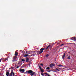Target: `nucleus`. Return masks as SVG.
I'll return each mask as SVG.
<instances>
[{
  "instance_id": "obj_1",
  "label": "nucleus",
  "mask_w": 76,
  "mask_h": 76,
  "mask_svg": "<svg viewBox=\"0 0 76 76\" xmlns=\"http://www.w3.org/2000/svg\"><path fill=\"white\" fill-rule=\"evenodd\" d=\"M27 73L28 74H30V75L31 76H34V75H36L35 72H33L31 70H28L27 71Z\"/></svg>"
},
{
  "instance_id": "obj_2",
  "label": "nucleus",
  "mask_w": 76,
  "mask_h": 76,
  "mask_svg": "<svg viewBox=\"0 0 76 76\" xmlns=\"http://www.w3.org/2000/svg\"><path fill=\"white\" fill-rule=\"evenodd\" d=\"M6 75L7 76H12V75L14 76H15V73L13 72V70H11V73H10H10L9 72H7L6 74Z\"/></svg>"
},
{
  "instance_id": "obj_3",
  "label": "nucleus",
  "mask_w": 76,
  "mask_h": 76,
  "mask_svg": "<svg viewBox=\"0 0 76 76\" xmlns=\"http://www.w3.org/2000/svg\"><path fill=\"white\" fill-rule=\"evenodd\" d=\"M45 50V48H41L40 50V51H39L38 52H37V53L38 55H39V54H41L42 52H43V51Z\"/></svg>"
},
{
  "instance_id": "obj_4",
  "label": "nucleus",
  "mask_w": 76,
  "mask_h": 76,
  "mask_svg": "<svg viewBox=\"0 0 76 76\" xmlns=\"http://www.w3.org/2000/svg\"><path fill=\"white\" fill-rule=\"evenodd\" d=\"M16 58H17V56H14L13 59L12 60V62H14V61H17V59H16Z\"/></svg>"
},
{
  "instance_id": "obj_5",
  "label": "nucleus",
  "mask_w": 76,
  "mask_h": 76,
  "mask_svg": "<svg viewBox=\"0 0 76 76\" xmlns=\"http://www.w3.org/2000/svg\"><path fill=\"white\" fill-rule=\"evenodd\" d=\"M73 41H76V37H73L71 39Z\"/></svg>"
},
{
  "instance_id": "obj_6",
  "label": "nucleus",
  "mask_w": 76,
  "mask_h": 76,
  "mask_svg": "<svg viewBox=\"0 0 76 76\" xmlns=\"http://www.w3.org/2000/svg\"><path fill=\"white\" fill-rule=\"evenodd\" d=\"M55 66V64H51L50 65V67L51 68H52V67H53V66Z\"/></svg>"
},
{
  "instance_id": "obj_7",
  "label": "nucleus",
  "mask_w": 76,
  "mask_h": 76,
  "mask_svg": "<svg viewBox=\"0 0 76 76\" xmlns=\"http://www.w3.org/2000/svg\"><path fill=\"white\" fill-rule=\"evenodd\" d=\"M19 71L20 72H25V69H20L19 70Z\"/></svg>"
},
{
  "instance_id": "obj_8",
  "label": "nucleus",
  "mask_w": 76,
  "mask_h": 76,
  "mask_svg": "<svg viewBox=\"0 0 76 76\" xmlns=\"http://www.w3.org/2000/svg\"><path fill=\"white\" fill-rule=\"evenodd\" d=\"M26 61L27 63L29 62V58L28 57H26Z\"/></svg>"
},
{
  "instance_id": "obj_9",
  "label": "nucleus",
  "mask_w": 76,
  "mask_h": 76,
  "mask_svg": "<svg viewBox=\"0 0 76 76\" xmlns=\"http://www.w3.org/2000/svg\"><path fill=\"white\" fill-rule=\"evenodd\" d=\"M65 54H66V53H64V55H63L62 57L63 59H64V57H65V56H66Z\"/></svg>"
},
{
  "instance_id": "obj_10",
  "label": "nucleus",
  "mask_w": 76,
  "mask_h": 76,
  "mask_svg": "<svg viewBox=\"0 0 76 76\" xmlns=\"http://www.w3.org/2000/svg\"><path fill=\"white\" fill-rule=\"evenodd\" d=\"M44 74H45V75H47L48 76H51V75H49V74H48V73H44Z\"/></svg>"
},
{
  "instance_id": "obj_11",
  "label": "nucleus",
  "mask_w": 76,
  "mask_h": 76,
  "mask_svg": "<svg viewBox=\"0 0 76 76\" xmlns=\"http://www.w3.org/2000/svg\"><path fill=\"white\" fill-rule=\"evenodd\" d=\"M9 57H10V58L11 57H12V54H10L8 56Z\"/></svg>"
},
{
  "instance_id": "obj_12",
  "label": "nucleus",
  "mask_w": 76,
  "mask_h": 76,
  "mask_svg": "<svg viewBox=\"0 0 76 76\" xmlns=\"http://www.w3.org/2000/svg\"><path fill=\"white\" fill-rule=\"evenodd\" d=\"M18 54V52H15V56H17V55Z\"/></svg>"
},
{
  "instance_id": "obj_13",
  "label": "nucleus",
  "mask_w": 76,
  "mask_h": 76,
  "mask_svg": "<svg viewBox=\"0 0 76 76\" xmlns=\"http://www.w3.org/2000/svg\"><path fill=\"white\" fill-rule=\"evenodd\" d=\"M29 56V55L28 54H26V55H25V56H24V57H28V56Z\"/></svg>"
},
{
  "instance_id": "obj_14",
  "label": "nucleus",
  "mask_w": 76,
  "mask_h": 76,
  "mask_svg": "<svg viewBox=\"0 0 76 76\" xmlns=\"http://www.w3.org/2000/svg\"><path fill=\"white\" fill-rule=\"evenodd\" d=\"M57 66L58 67H62V66H63L61 65V64H59V65H58Z\"/></svg>"
},
{
  "instance_id": "obj_15",
  "label": "nucleus",
  "mask_w": 76,
  "mask_h": 76,
  "mask_svg": "<svg viewBox=\"0 0 76 76\" xmlns=\"http://www.w3.org/2000/svg\"><path fill=\"white\" fill-rule=\"evenodd\" d=\"M40 70H41V72H42V73H43V72H44V71L43 69H41Z\"/></svg>"
},
{
  "instance_id": "obj_16",
  "label": "nucleus",
  "mask_w": 76,
  "mask_h": 76,
  "mask_svg": "<svg viewBox=\"0 0 76 76\" xmlns=\"http://www.w3.org/2000/svg\"><path fill=\"white\" fill-rule=\"evenodd\" d=\"M50 47V45H49L46 48V50H48V48H49V47Z\"/></svg>"
},
{
  "instance_id": "obj_17",
  "label": "nucleus",
  "mask_w": 76,
  "mask_h": 76,
  "mask_svg": "<svg viewBox=\"0 0 76 76\" xmlns=\"http://www.w3.org/2000/svg\"><path fill=\"white\" fill-rule=\"evenodd\" d=\"M39 69H40V70L42 69V68L41 67V66H40L39 67Z\"/></svg>"
},
{
  "instance_id": "obj_18",
  "label": "nucleus",
  "mask_w": 76,
  "mask_h": 76,
  "mask_svg": "<svg viewBox=\"0 0 76 76\" xmlns=\"http://www.w3.org/2000/svg\"><path fill=\"white\" fill-rule=\"evenodd\" d=\"M68 59H70V56H69L68 57H67Z\"/></svg>"
},
{
  "instance_id": "obj_19",
  "label": "nucleus",
  "mask_w": 76,
  "mask_h": 76,
  "mask_svg": "<svg viewBox=\"0 0 76 76\" xmlns=\"http://www.w3.org/2000/svg\"><path fill=\"white\" fill-rule=\"evenodd\" d=\"M46 69L47 70H49L50 69V67H48L46 68Z\"/></svg>"
},
{
  "instance_id": "obj_20",
  "label": "nucleus",
  "mask_w": 76,
  "mask_h": 76,
  "mask_svg": "<svg viewBox=\"0 0 76 76\" xmlns=\"http://www.w3.org/2000/svg\"><path fill=\"white\" fill-rule=\"evenodd\" d=\"M22 61H25V59H22Z\"/></svg>"
},
{
  "instance_id": "obj_21",
  "label": "nucleus",
  "mask_w": 76,
  "mask_h": 76,
  "mask_svg": "<svg viewBox=\"0 0 76 76\" xmlns=\"http://www.w3.org/2000/svg\"><path fill=\"white\" fill-rule=\"evenodd\" d=\"M49 56V55L48 54H47L46 56V57H48Z\"/></svg>"
},
{
  "instance_id": "obj_22",
  "label": "nucleus",
  "mask_w": 76,
  "mask_h": 76,
  "mask_svg": "<svg viewBox=\"0 0 76 76\" xmlns=\"http://www.w3.org/2000/svg\"><path fill=\"white\" fill-rule=\"evenodd\" d=\"M20 67V66H18L16 68V69H18V68Z\"/></svg>"
},
{
  "instance_id": "obj_23",
  "label": "nucleus",
  "mask_w": 76,
  "mask_h": 76,
  "mask_svg": "<svg viewBox=\"0 0 76 76\" xmlns=\"http://www.w3.org/2000/svg\"><path fill=\"white\" fill-rule=\"evenodd\" d=\"M35 56V54H32V56Z\"/></svg>"
},
{
  "instance_id": "obj_24",
  "label": "nucleus",
  "mask_w": 76,
  "mask_h": 76,
  "mask_svg": "<svg viewBox=\"0 0 76 76\" xmlns=\"http://www.w3.org/2000/svg\"><path fill=\"white\" fill-rule=\"evenodd\" d=\"M64 45V44H62L61 45H60V47H62V46H63V45Z\"/></svg>"
},
{
  "instance_id": "obj_25",
  "label": "nucleus",
  "mask_w": 76,
  "mask_h": 76,
  "mask_svg": "<svg viewBox=\"0 0 76 76\" xmlns=\"http://www.w3.org/2000/svg\"><path fill=\"white\" fill-rule=\"evenodd\" d=\"M56 70H58V72H59V71H60V70H58V69H57V68H56Z\"/></svg>"
},
{
  "instance_id": "obj_26",
  "label": "nucleus",
  "mask_w": 76,
  "mask_h": 76,
  "mask_svg": "<svg viewBox=\"0 0 76 76\" xmlns=\"http://www.w3.org/2000/svg\"><path fill=\"white\" fill-rule=\"evenodd\" d=\"M41 75H42L44 76V74H42V73H41Z\"/></svg>"
},
{
  "instance_id": "obj_27",
  "label": "nucleus",
  "mask_w": 76,
  "mask_h": 76,
  "mask_svg": "<svg viewBox=\"0 0 76 76\" xmlns=\"http://www.w3.org/2000/svg\"><path fill=\"white\" fill-rule=\"evenodd\" d=\"M40 65H41V66H43V64H40Z\"/></svg>"
},
{
  "instance_id": "obj_28",
  "label": "nucleus",
  "mask_w": 76,
  "mask_h": 76,
  "mask_svg": "<svg viewBox=\"0 0 76 76\" xmlns=\"http://www.w3.org/2000/svg\"><path fill=\"white\" fill-rule=\"evenodd\" d=\"M47 72H51V70L47 71Z\"/></svg>"
},
{
  "instance_id": "obj_29",
  "label": "nucleus",
  "mask_w": 76,
  "mask_h": 76,
  "mask_svg": "<svg viewBox=\"0 0 76 76\" xmlns=\"http://www.w3.org/2000/svg\"><path fill=\"white\" fill-rule=\"evenodd\" d=\"M68 44H72L73 43H68Z\"/></svg>"
},
{
  "instance_id": "obj_30",
  "label": "nucleus",
  "mask_w": 76,
  "mask_h": 76,
  "mask_svg": "<svg viewBox=\"0 0 76 76\" xmlns=\"http://www.w3.org/2000/svg\"><path fill=\"white\" fill-rule=\"evenodd\" d=\"M28 72V71H26V72H25V73H28V72Z\"/></svg>"
},
{
  "instance_id": "obj_31",
  "label": "nucleus",
  "mask_w": 76,
  "mask_h": 76,
  "mask_svg": "<svg viewBox=\"0 0 76 76\" xmlns=\"http://www.w3.org/2000/svg\"><path fill=\"white\" fill-rule=\"evenodd\" d=\"M8 60V58H7L6 59V60Z\"/></svg>"
},
{
  "instance_id": "obj_32",
  "label": "nucleus",
  "mask_w": 76,
  "mask_h": 76,
  "mask_svg": "<svg viewBox=\"0 0 76 76\" xmlns=\"http://www.w3.org/2000/svg\"><path fill=\"white\" fill-rule=\"evenodd\" d=\"M1 59H0V62H1Z\"/></svg>"
},
{
  "instance_id": "obj_33",
  "label": "nucleus",
  "mask_w": 76,
  "mask_h": 76,
  "mask_svg": "<svg viewBox=\"0 0 76 76\" xmlns=\"http://www.w3.org/2000/svg\"><path fill=\"white\" fill-rule=\"evenodd\" d=\"M1 60H2V59H4V58H1Z\"/></svg>"
},
{
  "instance_id": "obj_34",
  "label": "nucleus",
  "mask_w": 76,
  "mask_h": 76,
  "mask_svg": "<svg viewBox=\"0 0 76 76\" xmlns=\"http://www.w3.org/2000/svg\"><path fill=\"white\" fill-rule=\"evenodd\" d=\"M27 53V51L26 52V54Z\"/></svg>"
},
{
  "instance_id": "obj_35",
  "label": "nucleus",
  "mask_w": 76,
  "mask_h": 76,
  "mask_svg": "<svg viewBox=\"0 0 76 76\" xmlns=\"http://www.w3.org/2000/svg\"><path fill=\"white\" fill-rule=\"evenodd\" d=\"M35 51H34V52H35Z\"/></svg>"
},
{
  "instance_id": "obj_36",
  "label": "nucleus",
  "mask_w": 76,
  "mask_h": 76,
  "mask_svg": "<svg viewBox=\"0 0 76 76\" xmlns=\"http://www.w3.org/2000/svg\"><path fill=\"white\" fill-rule=\"evenodd\" d=\"M45 76H46V75H45Z\"/></svg>"
},
{
  "instance_id": "obj_37",
  "label": "nucleus",
  "mask_w": 76,
  "mask_h": 76,
  "mask_svg": "<svg viewBox=\"0 0 76 76\" xmlns=\"http://www.w3.org/2000/svg\"><path fill=\"white\" fill-rule=\"evenodd\" d=\"M24 74H26V73H25V72H24Z\"/></svg>"
},
{
  "instance_id": "obj_38",
  "label": "nucleus",
  "mask_w": 76,
  "mask_h": 76,
  "mask_svg": "<svg viewBox=\"0 0 76 76\" xmlns=\"http://www.w3.org/2000/svg\"><path fill=\"white\" fill-rule=\"evenodd\" d=\"M58 44H60V43H58Z\"/></svg>"
},
{
  "instance_id": "obj_39",
  "label": "nucleus",
  "mask_w": 76,
  "mask_h": 76,
  "mask_svg": "<svg viewBox=\"0 0 76 76\" xmlns=\"http://www.w3.org/2000/svg\"><path fill=\"white\" fill-rule=\"evenodd\" d=\"M60 42H61V41H60Z\"/></svg>"
},
{
  "instance_id": "obj_40",
  "label": "nucleus",
  "mask_w": 76,
  "mask_h": 76,
  "mask_svg": "<svg viewBox=\"0 0 76 76\" xmlns=\"http://www.w3.org/2000/svg\"><path fill=\"white\" fill-rule=\"evenodd\" d=\"M30 56H31V55H30Z\"/></svg>"
},
{
  "instance_id": "obj_41",
  "label": "nucleus",
  "mask_w": 76,
  "mask_h": 76,
  "mask_svg": "<svg viewBox=\"0 0 76 76\" xmlns=\"http://www.w3.org/2000/svg\"><path fill=\"white\" fill-rule=\"evenodd\" d=\"M55 72H56V71H55Z\"/></svg>"
},
{
  "instance_id": "obj_42",
  "label": "nucleus",
  "mask_w": 76,
  "mask_h": 76,
  "mask_svg": "<svg viewBox=\"0 0 76 76\" xmlns=\"http://www.w3.org/2000/svg\"><path fill=\"white\" fill-rule=\"evenodd\" d=\"M75 41H76V40Z\"/></svg>"
},
{
  "instance_id": "obj_43",
  "label": "nucleus",
  "mask_w": 76,
  "mask_h": 76,
  "mask_svg": "<svg viewBox=\"0 0 76 76\" xmlns=\"http://www.w3.org/2000/svg\"><path fill=\"white\" fill-rule=\"evenodd\" d=\"M34 76H35V75H34Z\"/></svg>"
}]
</instances>
